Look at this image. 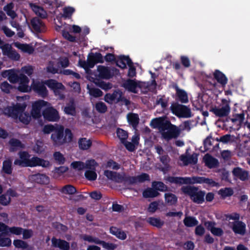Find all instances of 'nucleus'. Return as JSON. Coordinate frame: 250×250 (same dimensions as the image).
Here are the masks:
<instances>
[{
  "label": "nucleus",
  "instance_id": "79ce46f5",
  "mask_svg": "<svg viewBox=\"0 0 250 250\" xmlns=\"http://www.w3.org/2000/svg\"><path fill=\"white\" fill-rule=\"evenodd\" d=\"M9 143L12 147H19L23 148L24 147V145L19 139L16 138H12L9 140ZM14 151V148H13Z\"/></svg>",
  "mask_w": 250,
  "mask_h": 250
},
{
  "label": "nucleus",
  "instance_id": "6e6552de",
  "mask_svg": "<svg viewBox=\"0 0 250 250\" xmlns=\"http://www.w3.org/2000/svg\"><path fill=\"white\" fill-rule=\"evenodd\" d=\"M97 70L99 72V77L103 79H109L114 75V74H117L119 72L117 68H113L110 69L108 67L103 65L98 66Z\"/></svg>",
  "mask_w": 250,
  "mask_h": 250
},
{
  "label": "nucleus",
  "instance_id": "7c9ffc66",
  "mask_svg": "<svg viewBox=\"0 0 250 250\" xmlns=\"http://www.w3.org/2000/svg\"><path fill=\"white\" fill-rule=\"evenodd\" d=\"M33 179L37 183L47 184L49 181V178L46 175L38 173L33 175Z\"/></svg>",
  "mask_w": 250,
  "mask_h": 250
},
{
  "label": "nucleus",
  "instance_id": "a18cd8bd",
  "mask_svg": "<svg viewBox=\"0 0 250 250\" xmlns=\"http://www.w3.org/2000/svg\"><path fill=\"white\" fill-rule=\"evenodd\" d=\"M53 156L54 159L59 165H62L65 163V159L60 152H55L53 154Z\"/></svg>",
  "mask_w": 250,
  "mask_h": 250
},
{
  "label": "nucleus",
  "instance_id": "e2e57ef3",
  "mask_svg": "<svg viewBox=\"0 0 250 250\" xmlns=\"http://www.w3.org/2000/svg\"><path fill=\"white\" fill-rule=\"evenodd\" d=\"M20 48L24 52L27 53L29 54H32L34 51L33 47L28 44H21Z\"/></svg>",
  "mask_w": 250,
  "mask_h": 250
},
{
  "label": "nucleus",
  "instance_id": "3c124183",
  "mask_svg": "<svg viewBox=\"0 0 250 250\" xmlns=\"http://www.w3.org/2000/svg\"><path fill=\"white\" fill-rule=\"evenodd\" d=\"M84 164L85 168H88L90 170H95L96 167L98 166L97 163L94 159L88 160Z\"/></svg>",
  "mask_w": 250,
  "mask_h": 250
},
{
  "label": "nucleus",
  "instance_id": "1a4fd4ad",
  "mask_svg": "<svg viewBox=\"0 0 250 250\" xmlns=\"http://www.w3.org/2000/svg\"><path fill=\"white\" fill-rule=\"evenodd\" d=\"M166 130L167 131L162 132L161 135L162 138L167 141L173 138H177L180 133L179 129L175 125L173 124Z\"/></svg>",
  "mask_w": 250,
  "mask_h": 250
},
{
  "label": "nucleus",
  "instance_id": "9d476101",
  "mask_svg": "<svg viewBox=\"0 0 250 250\" xmlns=\"http://www.w3.org/2000/svg\"><path fill=\"white\" fill-rule=\"evenodd\" d=\"M230 107L227 104L222 106L221 107L215 106L211 108L209 111L212 112L216 117L223 118L228 116L230 112Z\"/></svg>",
  "mask_w": 250,
  "mask_h": 250
},
{
  "label": "nucleus",
  "instance_id": "4c0bfd02",
  "mask_svg": "<svg viewBox=\"0 0 250 250\" xmlns=\"http://www.w3.org/2000/svg\"><path fill=\"white\" fill-rule=\"evenodd\" d=\"M218 194L220 195L222 199H225L228 197L232 195L233 191L230 188H221L218 191Z\"/></svg>",
  "mask_w": 250,
  "mask_h": 250
},
{
  "label": "nucleus",
  "instance_id": "4d7b16f0",
  "mask_svg": "<svg viewBox=\"0 0 250 250\" xmlns=\"http://www.w3.org/2000/svg\"><path fill=\"white\" fill-rule=\"evenodd\" d=\"M124 183L125 185L127 184L129 185L137 183L136 176H127L125 174Z\"/></svg>",
  "mask_w": 250,
  "mask_h": 250
},
{
  "label": "nucleus",
  "instance_id": "052dcab7",
  "mask_svg": "<svg viewBox=\"0 0 250 250\" xmlns=\"http://www.w3.org/2000/svg\"><path fill=\"white\" fill-rule=\"evenodd\" d=\"M0 48L2 50L3 55L6 56L13 49L11 45L8 43H5L2 45H0Z\"/></svg>",
  "mask_w": 250,
  "mask_h": 250
},
{
  "label": "nucleus",
  "instance_id": "774afa93",
  "mask_svg": "<svg viewBox=\"0 0 250 250\" xmlns=\"http://www.w3.org/2000/svg\"><path fill=\"white\" fill-rule=\"evenodd\" d=\"M59 65H60L62 67L65 68L69 66V61L68 58L66 57H61L58 62Z\"/></svg>",
  "mask_w": 250,
  "mask_h": 250
},
{
  "label": "nucleus",
  "instance_id": "de8ad7c7",
  "mask_svg": "<svg viewBox=\"0 0 250 250\" xmlns=\"http://www.w3.org/2000/svg\"><path fill=\"white\" fill-rule=\"evenodd\" d=\"M85 178L89 181H94L97 179V175L95 170H87L84 173Z\"/></svg>",
  "mask_w": 250,
  "mask_h": 250
},
{
  "label": "nucleus",
  "instance_id": "13d9d810",
  "mask_svg": "<svg viewBox=\"0 0 250 250\" xmlns=\"http://www.w3.org/2000/svg\"><path fill=\"white\" fill-rule=\"evenodd\" d=\"M89 94L94 97L98 98L103 95V92L99 88H92L89 90Z\"/></svg>",
  "mask_w": 250,
  "mask_h": 250
},
{
  "label": "nucleus",
  "instance_id": "2f4dec72",
  "mask_svg": "<svg viewBox=\"0 0 250 250\" xmlns=\"http://www.w3.org/2000/svg\"><path fill=\"white\" fill-rule=\"evenodd\" d=\"M127 118L128 122L133 127L136 128L137 126L139 123V118L137 114L129 113Z\"/></svg>",
  "mask_w": 250,
  "mask_h": 250
},
{
  "label": "nucleus",
  "instance_id": "cd10ccee",
  "mask_svg": "<svg viewBox=\"0 0 250 250\" xmlns=\"http://www.w3.org/2000/svg\"><path fill=\"white\" fill-rule=\"evenodd\" d=\"M1 172L7 175L12 174L13 172L12 161L10 159L3 161Z\"/></svg>",
  "mask_w": 250,
  "mask_h": 250
},
{
  "label": "nucleus",
  "instance_id": "ddd939ff",
  "mask_svg": "<svg viewBox=\"0 0 250 250\" xmlns=\"http://www.w3.org/2000/svg\"><path fill=\"white\" fill-rule=\"evenodd\" d=\"M20 159H17L14 161V165L21 167H28L30 162V155L27 151H21L19 153Z\"/></svg>",
  "mask_w": 250,
  "mask_h": 250
},
{
  "label": "nucleus",
  "instance_id": "473e14b6",
  "mask_svg": "<svg viewBox=\"0 0 250 250\" xmlns=\"http://www.w3.org/2000/svg\"><path fill=\"white\" fill-rule=\"evenodd\" d=\"M165 199L166 203L169 206L175 205L178 202L177 197L172 193H166Z\"/></svg>",
  "mask_w": 250,
  "mask_h": 250
},
{
  "label": "nucleus",
  "instance_id": "a19ab883",
  "mask_svg": "<svg viewBox=\"0 0 250 250\" xmlns=\"http://www.w3.org/2000/svg\"><path fill=\"white\" fill-rule=\"evenodd\" d=\"M20 77V74L18 75L16 73L11 70H9L8 73V79L11 83H15L18 82Z\"/></svg>",
  "mask_w": 250,
  "mask_h": 250
},
{
  "label": "nucleus",
  "instance_id": "864d4df0",
  "mask_svg": "<svg viewBox=\"0 0 250 250\" xmlns=\"http://www.w3.org/2000/svg\"><path fill=\"white\" fill-rule=\"evenodd\" d=\"M35 11L37 15L42 18H45L47 16L46 12L44 10L43 8L39 6H34Z\"/></svg>",
  "mask_w": 250,
  "mask_h": 250
},
{
  "label": "nucleus",
  "instance_id": "a211bd4d",
  "mask_svg": "<svg viewBox=\"0 0 250 250\" xmlns=\"http://www.w3.org/2000/svg\"><path fill=\"white\" fill-rule=\"evenodd\" d=\"M232 174L235 178L242 181H245L248 179L249 172L240 167H234L232 171Z\"/></svg>",
  "mask_w": 250,
  "mask_h": 250
},
{
  "label": "nucleus",
  "instance_id": "4468645a",
  "mask_svg": "<svg viewBox=\"0 0 250 250\" xmlns=\"http://www.w3.org/2000/svg\"><path fill=\"white\" fill-rule=\"evenodd\" d=\"M140 82L135 80L127 79L123 84V86L128 91L136 94L138 93L137 88L141 87Z\"/></svg>",
  "mask_w": 250,
  "mask_h": 250
},
{
  "label": "nucleus",
  "instance_id": "b1692460",
  "mask_svg": "<svg viewBox=\"0 0 250 250\" xmlns=\"http://www.w3.org/2000/svg\"><path fill=\"white\" fill-rule=\"evenodd\" d=\"M232 230L235 234L243 235L246 233V225L242 221H236L233 223Z\"/></svg>",
  "mask_w": 250,
  "mask_h": 250
},
{
  "label": "nucleus",
  "instance_id": "8fccbe9b",
  "mask_svg": "<svg viewBox=\"0 0 250 250\" xmlns=\"http://www.w3.org/2000/svg\"><path fill=\"white\" fill-rule=\"evenodd\" d=\"M95 108L98 112L101 113H104L107 109L106 104L102 102L97 103L95 104Z\"/></svg>",
  "mask_w": 250,
  "mask_h": 250
},
{
  "label": "nucleus",
  "instance_id": "c9c22d12",
  "mask_svg": "<svg viewBox=\"0 0 250 250\" xmlns=\"http://www.w3.org/2000/svg\"><path fill=\"white\" fill-rule=\"evenodd\" d=\"M147 222L151 226L157 227V228H161L164 224V222L162 221L160 218L150 217L147 219Z\"/></svg>",
  "mask_w": 250,
  "mask_h": 250
},
{
  "label": "nucleus",
  "instance_id": "69168bd1",
  "mask_svg": "<svg viewBox=\"0 0 250 250\" xmlns=\"http://www.w3.org/2000/svg\"><path fill=\"white\" fill-rule=\"evenodd\" d=\"M7 56L13 61H18L20 59V54L15 49H13Z\"/></svg>",
  "mask_w": 250,
  "mask_h": 250
},
{
  "label": "nucleus",
  "instance_id": "5701e85b",
  "mask_svg": "<svg viewBox=\"0 0 250 250\" xmlns=\"http://www.w3.org/2000/svg\"><path fill=\"white\" fill-rule=\"evenodd\" d=\"M116 65L122 69L126 68V64H131L132 61L128 56L120 55L118 56V59L116 60Z\"/></svg>",
  "mask_w": 250,
  "mask_h": 250
},
{
  "label": "nucleus",
  "instance_id": "f8f14e48",
  "mask_svg": "<svg viewBox=\"0 0 250 250\" xmlns=\"http://www.w3.org/2000/svg\"><path fill=\"white\" fill-rule=\"evenodd\" d=\"M31 86L34 91L41 97L44 98L47 96L48 91L43 83L34 81Z\"/></svg>",
  "mask_w": 250,
  "mask_h": 250
},
{
  "label": "nucleus",
  "instance_id": "423d86ee",
  "mask_svg": "<svg viewBox=\"0 0 250 250\" xmlns=\"http://www.w3.org/2000/svg\"><path fill=\"white\" fill-rule=\"evenodd\" d=\"M150 125L153 128L158 129L162 133L169 128L172 124L166 116H163L152 119Z\"/></svg>",
  "mask_w": 250,
  "mask_h": 250
},
{
  "label": "nucleus",
  "instance_id": "f257e3e1",
  "mask_svg": "<svg viewBox=\"0 0 250 250\" xmlns=\"http://www.w3.org/2000/svg\"><path fill=\"white\" fill-rule=\"evenodd\" d=\"M27 107L25 103L12 104V106H7L2 109L3 114L14 119H19L20 121L25 125H28L30 121V117L28 113L24 111Z\"/></svg>",
  "mask_w": 250,
  "mask_h": 250
},
{
  "label": "nucleus",
  "instance_id": "412c9836",
  "mask_svg": "<svg viewBox=\"0 0 250 250\" xmlns=\"http://www.w3.org/2000/svg\"><path fill=\"white\" fill-rule=\"evenodd\" d=\"M214 79L218 83L224 87L228 83V79L226 76L220 70L216 69L213 74Z\"/></svg>",
  "mask_w": 250,
  "mask_h": 250
},
{
  "label": "nucleus",
  "instance_id": "39448f33",
  "mask_svg": "<svg viewBox=\"0 0 250 250\" xmlns=\"http://www.w3.org/2000/svg\"><path fill=\"white\" fill-rule=\"evenodd\" d=\"M170 109L172 113L179 118H188L193 116L189 107L178 103H173Z\"/></svg>",
  "mask_w": 250,
  "mask_h": 250
},
{
  "label": "nucleus",
  "instance_id": "7ed1b4c3",
  "mask_svg": "<svg viewBox=\"0 0 250 250\" xmlns=\"http://www.w3.org/2000/svg\"><path fill=\"white\" fill-rule=\"evenodd\" d=\"M73 138V134L71 129L68 128L65 129L62 125L60 124L57 125L50 137L53 145L57 146L71 143Z\"/></svg>",
  "mask_w": 250,
  "mask_h": 250
},
{
  "label": "nucleus",
  "instance_id": "f3484780",
  "mask_svg": "<svg viewBox=\"0 0 250 250\" xmlns=\"http://www.w3.org/2000/svg\"><path fill=\"white\" fill-rule=\"evenodd\" d=\"M50 165V162L47 160H45L38 157H33L30 159V162L28 164V167H35L41 166L43 167H47Z\"/></svg>",
  "mask_w": 250,
  "mask_h": 250
},
{
  "label": "nucleus",
  "instance_id": "e433bc0d",
  "mask_svg": "<svg viewBox=\"0 0 250 250\" xmlns=\"http://www.w3.org/2000/svg\"><path fill=\"white\" fill-rule=\"evenodd\" d=\"M60 191L64 194L72 195L77 192V189L71 185H66L61 188Z\"/></svg>",
  "mask_w": 250,
  "mask_h": 250
},
{
  "label": "nucleus",
  "instance_id": "c756f323",
  "mask_svg": "<svg viewBox=\"0 0 250 250\" xmlns=\"http://www.w3.org/2000/svg\"><path fill=\"white\" fill-rule=\"evenodd\" d=\"M143 196L145 198H154L159 195L160 193L154 188H147L143 192Z\"/></svg>",
  "mask_w": 250,
  "mask_h": 250
},
{
  "label": "nucleus",
  "instance_id": "f704fd0d",
  "mask_svg": "<svg viewBox=\"0 0 250 250\" xmlns=\"http://www.w3.org/2000/svg\"><path fill=\"white\" fill-rule=\"evenodd\" d=\"M184 225L187 227H193L197 226L199 222L195 217L187 216L183 220Z\"/></svg>",
  "mask_w": 250,
  "mask_h": 250
},
{
  "label": "nucleus",
  "instance_id": "6ab92c4d",
  "mask_svg": "<svg viewBox=\"0 0 250 250\" xmlns=\"http://www.w3.org/2000/svg\"><path fill=\"white\" fill-rule=\"evenodd\" d=\"M52 245L55 248H58L62 250H69V243L66 241L61 239H57L55 237L51 239Z\"/></svg>",
  "mask_w": 250,
  "mask_h": 250
},
{
  "label": "nucleus",
  "instance_id": "2eb2a0df",
  "mask_svg": "<svg viewBox=\"0 0 250 250\" xmlns=\"http://www.w3.org/2000/svg\"><path fill=\"white\" fill-rule=\"evenodd\" d=\"M46 84L52 89L56 95H60L61 90L65 89L64 86L61 83H59L56 80L50 79L47 81Z\"/></svg>",
  "mask_w": 250,
  "mask_h": 250
},
{
  "label": "nucleus",
  "instance_id": "0e129e2a",
  "mask_svg": "<svg viewBox=\"0 0 250 250\" xmlns=\"http://www.w3.org/2000/svg\"><path fill=\"white\" fill-rule=\"evenodd\" d=\"M74 169L78 170H83L85 168V164L83 162L81 161H74L71 164Z\"/></svg>",
  "mask_w": 250,
  "mask_h": 250
},
{
  "label": "nucleus",
  "instance_id": "bf43d9fd",
  "mask_svg": "<svg viewBox=\"0 0 250 250\" xmlns=\"http://www.w3.org/2000/svg\"><path fill=\"white\" fill-rule=\"evenodd\" d=\"M212 139V136H208L204 140L203 144L205 151H208L209 149H210V147L212 145L211 142Z\"/></svg>",
  "mask_w": 250,
  "mask_h": 250
},
{
  "label": "nucleus",
  "instance_id": "ea45409f",
  "mask_svg": "<svg viewBox=\"0 0 250 250\" xmlns=\"http://www.w3.org/2000/svg\"><path fill=\"white\" fill-rule=\"evenodd\" d=\"M117 137L120 140L121 143H124L127 140L128 137V133L124 129L118 128L116 130Z\"/></svg>",
  "mask_w": 250,
  "mask_h": 250
},
{
  "label": "nucleus",
  "instance_id": "20e7f679",
  "mask_svg": "<svg viewBox=\"0 0 250 250\" xmlns=\"http://www.w3.org/2000/svg\"><path fill=\"white\" fill-rule=\"evenodd\" d=\"M198 188L195 186H183L181 191L185 194L189 196L191 200L195 203L202 204L205 201L206 192L204 190H198Z\"/></svg>",
  "mask_w": 250,
  "mask_h": 250
},
{
  "label": "nucleus",
  "instance_id": "5fc2aeb1",
  "mask_svg": "<svg viewBox=\"0 0 250 250\" xmlns=\"http://www.w3.org/2000/svg\"><path fill=\"white\" fill-rule=\"evenodd\" d=\"M63 17L65 18H69L75 12V9L72 7H65L63 8Z\"/></svg>",
  "mask_w": 250,
  "mask_h": 250
},
{
  "label": "nucleus",
  "instance_id": "58836bf2",
  "mask_svg": "<svg viewBox=\"0 0 250 250\" xmlns=\"http://www.w3.org/2000/svg\"><path fill=\"white\" fill-rule=\"evenodd\" d=\"M152 186L157 191H166L167 190L168 187L162 182L155 181L152 184Z\"/></svg>",
  "mask_w": 250,
  "mask_h": 250
},
{
  "label": "nucleus",
  "instance_id": "09e8293b",
  "mask_svg": "<svg viewBox=\"0 0 250 250\" xmlns=\"http://www.w3.org/2000/svg\"><path fill=\"white\" fill-rule=\"evenodd\" d=\"M136 179L137 183H142L146 181H149L150 180L149 175L146 173H142L141 174L136 176Z\"/></svg>",
  "mask_w": 250,
  "mask_h": 250
},
{
  "label": "nucleus",
  "instance_id": "603ef678",
  "mask_svg": "<svg viewBox=\"0 0 250 250\" xmlns=\"http://www.w3.org/2000/svg\"><path fill=\"white\" fill-rule=\"evenodd\" d=\"M11 202L10 197H7V195L3 194L0 195V205L3 206H8Z\"/></svg>",
  "mask_w": 250,
  "mask_h": 250
},
{
  "label": "nucleus",
  "instance_id": "6e6d98bb",
  "mask_svg": "<svg viewBox=\"0 0 250 250\" xmlns=\"http://www.w3.org/2000/svg\"><path fill=\"white\" fill-rule=\"evenodd\" d=\"M54 62L52 61H50L49 62L48 65L46 67L47 72L48 73H52L53 74H55L56 73H60L59 72V70L57 68L55 67L54 66Z\"/></svg>",
  "mask_w": 250,
  "mask_h": 250
},
{
  "label": "nucleus",
  "instance_id": "aec40b11",
  "mask_svg": "<svg viewBox=\"0 0 250 250\" xmlns=\"http://www.w3.org/2000/svg\"><path fill=\"white\" fill-rule=\"evenodd\" d=\"M87 59L89 62L91 63V66L92 68L96 64L104 62L103 57L100 53H90L87 56Z\"/></svg>",
  "mask_w": 250,
  "mask_h": 250
},
{
  "label": "nucleus",
  "instance_id": "c85d7f7f",
  "mask_svg": "<svg viewBox=\"0 0 250 250\" xmlns=\"http://www.w3.org/2000/svg\"><path fill=\"white\" fill-rule=\"evenodd\" d=\"M110 233L122 240H125L126 238L125 232L115 227L112 226L110 228Z\"/></svg>",
  "mask_w": 250,
  "mask_h": 250
},
{
  "label": "nucleus",
  "instance_id": "f03ea898",
  "mask_svg": "<svg viewBox=\"0 0 250 250\" xmlns=\"http://www.w3.org/2000/svg\"><path fill=\"white\" fill-rule=\"evenodd\" d=\"M167 181L170 183H174L179 185H192L195 184H207L211 187H217L219 186V184L216 182L212 179L206 178L205 177L192 176L189 177H175L169 176L167 178Z\"/></svg>",
  "mask_w": 250,
  "mask_h": 250
},
{
  "label": "nucleus",
  "instance_id": "9b49d317",
  "mask_svg": "<svg viewBox=\"0 0 250 250\" xmlns=\"http://www.w3.org/2000/svg\"><path fill=\"white\" fill-rule=\"evenodd\" d=\"M18 90L21 92H28L31 90V87L28 86L29 78L23 74H20Z\"/></svg>",
  "mask_w": 250,
  "mask_h": 250
},
{
  "label": "nucleus",
  "instance_id": "49530a36",
  "mask_svg": "<svg viewBox=\"0 0 250 250\" xmlns=\"http://www.w3.org/2000/svg\"><path fill=\"white\" fill-rule=\"evenodd\" d=\"M96 84L99 87L105 91L111 89L112 86V85L110 83H106L103 81L98 80L97 82H96Z\"/></svg>",
  "mask_w": 250,
  "mask_h": 250
},
{
  "label": "nucleus",
  "instance_id": "4be33fe9",
  "mask_svg": "<svg viewBox=\"0 0 250 250\" xmlns=\"http://www.w3.org/2000/svg\"><path fill=\"white\" fill-rule=\"evenodd\" d=\"M203 159L205 165L209 168H215L219 166L218 160L208 153L204 156Z\"/></svg>",
  "mask_w": 250,
  "mask_h": 250
},
{
  "label": "nucleus",
  "instance_id": "393cba45",
  "mask_svg": "<svg viewBox=\"0 0 250 250\" xmlns=\"http://www.w3.org/2000/svg\"><path fill=\"white\" fill-rule=\"evenodd\" d=\"M64 112L69 115L75 116L76 114V104L73 99H70L63 109Z\"/></svg>",
  "mask_w": 250,
  "mask_h": 250
},
{
  "label": "nucleus",
  "instance_id": "dca6fc26",
  "mask_svg": "<svg viewBox=\"0 0 250 250\" xmlns=\"http://www.w3.org/2000/svg\"><path fill=\"white\" fill-rule=\"evenodd\" d=\"M0 225L1 229L0 231H4L3 233H6L9 234V232L17 235H21L23 231V228L19 227H9L4 223L0 222Z\"/></svg>",
  "mask_w": 250,
  "mask_h": 250
},
{
  "label": "nucleus",
  "instance_id": "72a5a7b5",
  "mask_svg": "<svg viewBox=\"0 0 250 250\" xmlns=\"http://www.w3.org/2000/svg\"><path fill=\"white\" fill-rule=\"evenodd\" d=\"M78 145L80 149L87 150L92 145L90 140H87L86 138H81L78 141Z\"/></svg>",
  "mask_w": 250,
  "mask_h": 250
},
{
  "label": "nucleus",
  "instance_id": "c03bdc74",
  "mask_svg": "<svg viewBox=\"0 0 250 250\" xmlns=\"http://www.w3.org/2000/svg\"><path fill=\"white\" fill-rule=\"evenodd\" d=\"M58 125V124L46 125L43 126L42 131L45 134H48L51 132L53 133Z\"/></svg>",
  "mask_w": 250,
  "mask_h": 250
},
{
  "label": "nucleus",
  "instance_id": "bb28decb",
  "mask_svg": "<svg viewBox=\"0 0 250 250\" xmlns=\"http://www.w3.org/2000/svg\"><path fill=\"white\" fill-rule=\"evenodd\" d=\"M31 26L32 28L37 33L42 32V27H43L44 24L42 21L38 18H34L31 20Z\"/></svg>",
  "mask_w": 250,
  "mask_h": 250
},
{
  "label": "nucleus",
  "instance_id": "338daca9",
  "mask_svg": "<svg viewBox=\"0 0 250 250\" xmlns=\"http://www.w3.org/2000/svg\"><path fill=\"white\" fill-rule=\"evenodd\" d=\"M0 87L2 91L6 93H9L12 88V86L7 82L5 81L1 83Z\"/></svg>",
  "mask_w": 250,
  "mask_h": 250
},
{
  "label": "nucleus",
  "instance_id": "0eeeda50",
  "mask_svg": "<svg viewBox=\"0 0 250 250\" xmlns=\"http://www.w3.org/2000/svg\"><path fill=\"white\" fill-rule=\"evenodd\" d=\"M45 121L50 122H57L60 119L59 111L52 106L45 108L42 112Z\"/></svg>",
  "mask_w": 250,
  "mask_h": 250
},
{
  "label": "nucleus",
  "instance_id": "37998d69",
  "mask_svg": "<svg viewBox=\"0 0 250 250\" xmlns=\"http://www.w3.org/2000/svg\"><path fill=\"white\" fill-rule=\"evenodd\" d=\"M13 245L18 249H26L28 247V245L27 242L20 239L14 240L13 241Z\"/></svg>",
  "mask_w": 250,
  "mask_h": 250
},
{
  "label": "nucleus",
  "instance_id": "680f3d73",
  "mask_svg": "<svg viewBox=\"0 0 250 250\" xmlns=\"http://www.w3.org/2000/svg\"><path fill=\"white\" fill-rule=\"evenodd\" d=\"M106 167L111 168L114 170H118L120 168V166L118 163L113 160H109L106 163Z\"/></svg>",
  "mask_w": 250,
  "mask_h": 250
},
{
  "label": "nucleus",
  "instance_id": "a878e982",
  "mask_svg": "<svg viewBox=\"0 0 250 250\" xmlns=\"http://www.w3.org/2000/svg\"><path fill=\"white\" fill-rule=\"evenodd\" d=\"M175 89L176 92V99L181 103H188V99L187 92L185 90L180 89L177 85L175 86Z\"/></svg>",
  "mask_w": 250,
  "mask_h": 250
}]
</instances>
